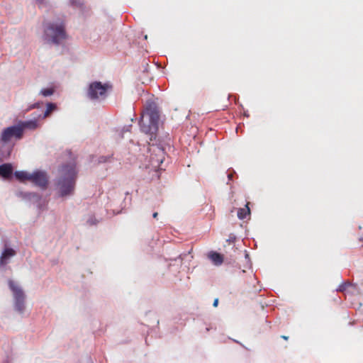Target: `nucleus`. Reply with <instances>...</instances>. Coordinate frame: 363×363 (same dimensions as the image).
I'll return each mask as SVG.
<instances>
[{"label":"nucleus","instance_id":"obj_15","mask_svg":"<svg viewBox=\"0 0 363 363\" xmlns=\"http://www.w3.org/2000/svg\"><path fill=\"white\" fill-rule=\"evenodd\" d=\"M14 175L21 182L30 181L32 178V174L25 171H16Z\"/></svg>","mask_w":363,"mask_h":363},{"label":"nucleus","instance_id":"obj_17","mask_svg":"<svg viewBox=\"0 0 363 363\" xmlns=\"http://www.w3.org/2000/svg\"><path fill=\"white\" fill-rule=\"evenodd\" d=\"M20 125H21V127L23 128V130L25 128L34 130L38 128V122L36 120H33V121H26Z\"/></svg>","mask_w":363,"mask_h":363},{"label":"nucleus","instance_id":"obj_3","mask_svg":"<svg viewBox=\"0 0 363 363\" xmlns=\"http://www.w3.org/2000/svg\"><path fill=\"white\" fill-rule=\"evenodd\" d=\"M160 113L155 103L147 102L145 113L140 121L141 130L146 134H153L158 129Z\"/></svg>","mask_w":363,"mask_h":363},{"label":"nucleus","instance_id":"obj_12","mask_svg":"<svg viewBox=\"0 0 363 363\" xmlns=\"http://www.w3.org/2000/svg\"><path fill=\"white\" fill-rule=\"evenodd\" d=\"M13 150V145H7V143H4L0 147V161H3L9 158L11 155V153Z\"/></svg>","mask_w":363,"mask_h":363},{"label":"nucleus","instance_id":"obj_6","mask_svg":"<svg viewBox=\"0 0 363 363\" xmlns=\"http://www.w3.org/2000/svg\"><path fill=\"white\" fill-rule=\"evenodd\" d=\"M23 137V128L21 125L8 127L1 133V141L3 143H9L13 140H20Z\"/></svg>","mask_w":363,"mask_h":363},{"label":"nucleus","instance_id":"obj_14","mask_svg":"<svg viewBox=\"0 0 363 363\" xmlns=\"http://www.w3.org/2000/svg\"><path fill=\"white\" fill-rule=\"evenodd\" d=\"M208 257L215 265H220L224 259L223 256L216 252H209Z\"/></svg>","mask_w":363,"mask_h":363},{"label":"nucleus","instance_id":"obj_8","mask_svg":"<svg viewBox=\"0 0 363 363\" xmlns=\"http://www.w3.org/2000/svg\"><path fill=\"white\" fill-rule=\"evenodd\" d=\"M30 182L43 189H45L48 184L47 174L43 171H35L32 173Z\"/></svg>","mask_w":363,"mask_h":363},{"label":"nucleus","instance_id":"obj_23","mask_svg":"<svg viewBox=\"0 0 363 363\" xmlns=\"http://www.w3.org/2000/svg\"><path fill=\"white\" fill-rule=\"evenodd\" d=\"M158 216V213L157 212H155L153 214H152V217L154 218H157Z\"/></svg>","mask_w":363,"mask_h":363},{"label":"nucleus","instance_id":"obj_24","mask_svg":"<svg viewBox=\"0 0 363 363\" xmlns=\"http://www.w3.org/2000/svg\"><path fill=\"white\" fill-rule=\"evenodd\" d=\"M281 337L283 338L285 340H287L289 339V337L286 336V335H281Z\"/></svg>","mask_w":363,"mask_h":363},{"label":"nucleus","instance_id":"obj_4","mask_svg":"<svg viewBox=\"0 0 363 363\" xmlns=\"http://www.w3.org/2000/svg\"><path fill=\"white\" fill-rule=\"evenodd\" d=\"M44 35L45 39L48 42L59 44L62 40L66 38L64 23L62 22L60 23H48L45 28Z\"/></svg>","mask_w":363,"mask_h":363},{"label":"nucleus","instance_id":"obj_5","mask_svg":"<svg viewBox=\"0 0 363 363\" xmlns=\"http://www.w3.org/2000/svg\"><path fill=\"white\" fill-rule=\"evenodd\" d=\"M112 86L108 83L102 84L100 82H94L89 86L87 96L90 99H99L106 97V92Z\"/></svg>","mask_w":363,"mask_h":363},{"label":"nucleus","instance_id":"obj_20","mask_svg":"<svg viewBox=\"0 0 363 363\" xmlns=\"http://www.w3.org/2000/svg\"><path fill=\"white\" fill-rule=\"evenodd\" d=\"M348 286H350L349 283H343L339 286L337 291L342 292L345 291Z\"/></svg>","mask_w":363,"mask_h":363},{"label":"nucleus","instance_id":"obj_2","mask_svg":"<svg viewBox=\"0 0 363 363\" xmlns=\"http://www.w3.org/2000/svg\"><path fill=\"white\" fill-rule=\"evenodd\" d=\"M236 237L233 235L228 236V247L233 245L230 251H228L230 256V261L228 264H230L233 267H237L242 272H245L247 269L250 268V259L246 250H242L241 244L235 245Z\"/></svg>","mask_w":363,"mask_h":363},{"label":"nucleus","instance_id":"obj_7","mask_svg":"<svg viewBox=\"0 0 363 363\" xmlns=\"http://www.w3.org/2000/svg\"><path fill=\"white\" fill-rule=\"evenodd\" d=\"M9 286L13 291L15 298V307L17 311L22 312L24 309L25 295L22 289L18 287L13 281H9Z\"/></svg>","mask_w":363,"mask_h":363},{"label":"nucleus","instance_id":"obj_25","mask_svg":"<svg viewBox=\"0 0 363 363\" xmlns=\"http://www.w3.org/2000/svg\"><path fill=\"white\" fill-rule=\"evenodd\" d=\"M37 1H39V2H43V0H36Z\"/></svg>","mask_w":363,"mask_h":363},{"label":"nucleus","instance_id":"obj_21","mask_svg":"<svg viewBox=\"0 0 363 363\" xmlns=\"http://www.w3.org/2000/svg\"><path fill=\"white\" fill-rule=\"evenodd\" d=\"M218 298H216L213 301V306L214 307H217L218 306Z\"/></svg>","mask_w":363,"mask_h":363},{"label":"nucleus","instance_id":"obj_10","mask_svg":"<svg viewBox=\"0 0 363 363\" xmlns=\"http://www.w3.org/2000/svg\"><path fill=\"white\" fill-rule=\"evenodd\" d=\"M16 255L14 250L6 248L0 257V265L4 266L9 263V259Z\"/></svg>","mask_w":363,"mask_h":363},{"label":"nucleus","instance_id":"obj_1","mask_svg":"<svg viewBox=\"0 0 363 363\" xmlns=\"http://www.w3.org/2000/svg\"><path fill=\"white\" fill-rule=\"evenodd\" d=\"M60 176L56 186L60 196H65L73 193L77 179L75 163L63 165L59 170Z\"/></svg>","mask_w":363,"mask_h":363},{"label":"nucleus","instance_id":"obj_16","mask_svg":"<svg viewBox=\"0 0 363 363\" xmlns=\"http://www.w3.org/2000/svg\"><path fill=\"white\" fill-rule=\"evenodd\" d=\"M250 209L248 206V203L245 205V208H240L238 211V217L240 219H244L247 216L250 215Z\"/></svg>","mask_w":363,"mask_h":363},{"label":"nucleus","instance_id":"obj_11","mask_svg":"<svg viewBox=\"0 0 363 363\" xmlns=\"http://www.w3.org/2000/svg\"><path fill=\"white\" fill-rule=\"evenodd\" d=\"M13 173V167L10 163H6L0 165V176L4 179H9L11 177Z\"/></svg>","mask_w":363,"mask_h":363},{"label":"nucleus","instance_id":"obj_9","mask_svg":"<svg viewBox=\"0 0 363 363\" xmlns=\"http://www.w3.org/2000/svg\"><path fill=\"white\" fill-rule=\"evenodd\" d=\"M164 159L163 150L157 147L156 150H154V154L150 156V165L155 169L160 168Z\"/></svg>","mask_w":363,"mask_h":363},{"label":"nucleus","instance_id":"obj_22","mask_svg":"<svg viewBox=\"0 0 363 363\" xmlns=\"http://www.w3.org/2000/svg\"><path fill=\"white\" fill-rule=\"evenodd\" d=\"M228 181L232 180V179H233V174L232 173H228Z\"/></svg>","mask_w":363,"mask_h":363},{"label":"nucleus","instance_id":"obj_19","mask_svg":"<svg viewBox=\"0 0 363 363\" xmlns=\"http://www.w3.org/2000/svg\"><path fill=\"white\" fill-rule=\"evenodd\" d=\"M54 92L53 89L52 88H47L43 89L41 90L40 94L44 96H51Z\"/></svg>","mask_w":363,"mask_h":363},{"label":"nucleus","instance_id":"obj_13","mask_svg":"<svg viewBox=\"0 0 363 363\" xmlns=\"http://www.w3.org/2000/svg\"><path fill=\"white\" fill-rule=\"evenodd\" d=\"M13 150V145H7V143H4L0 147V161H3L9 158L11 155V153Z\"/></svg>","mask_w":363,"mask_h":363},{"label":"nucleus","instance_id":"obj_18","mask_svg":"<svg viewBox=\"0 0 363 363\" xmlns=\"http://www.w3.org/2000/svg\"><path fill=\"white\" fill-rule=\"evenodd\" d=\"M55 108H56L55 104H52V103L48 104L47 109H46V111H45V113H44V117L48 116L50 115V113L52 111H54Z\"/></svg>","mask_w":363,"mask_h":363}]
</instances>
